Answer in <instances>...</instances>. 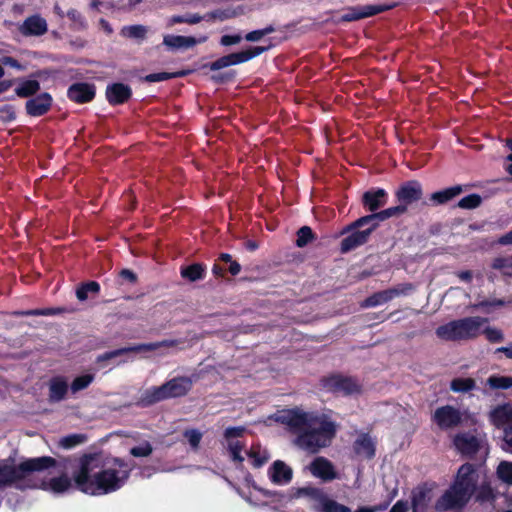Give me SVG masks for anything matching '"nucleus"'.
<instances>
[{
    "instance_id": "1",
    "label": "nucleus",
    "mask_w": 512,
    "mask_h": 512,
    "mask_svg": "<svg viewBox=\"0 0 512 512\" xmlns=\"http://www.w3.org/2000/svg\"><path fill=\"white\" fill-rule=\"evenodd\" d=\"M131 470L132 468L119 458L87 454L79 459V468L73 479L83 493L100 496L120 489L128 480Z\"/></svg>"
},
{
    "instance_id": "2",
    "label": "nucleus",
    "mask_w": 512,
    "mask_h": 512,
    "mask_svg": "<svg viewBox=\"0 0 512 512\" xmlns=\"http://www.w3.org/2000/svg\"><path fill=\"white\" fill-rule=\"evenodd\" d=\"M56 460L49 456L29 458L15 465L8 460L0 461V488L13 486L17 489L42 488L54 494H62L72 487L69 477L62 475L38 484L34 473L54 467Z\"/></svg>"
},
{
    "instance_id": "3",
    "label": "nucleus",
    "mask_w": 512,
    "mask_h": 512,
    "mask_svg": "<svg viewBox=\"0 0 512 512\" xmlns=\"http://www.w3.org/2000/svg\"><path fill=\"white\" fill-rule=\"evenodd\" d=\"M280 420L298 434L297 444L311 452L326 447L333 439L336 426L325 415L301 410H288Z\"/></svg>"
},
{
    "instance_id": "4",
    "label": "nucleus",
    "mask_w": 512,
    "mask_h": 512,
    "mask_svg": "<svg viewBox=\"0 0 512 512\" xmlns=\"http://www.w3.org/2000/svg\"><path fill=\"white\" fill-rule=\"evenodd\" d=\"M480 482V472L472 464H463L456 474L453 484L438 499V510H456L463 508L476 493Z\"/></svg>"
},
{
    "instance_id": "5",
    "label": "nucleus",
    "mask_w": 512,
    "mask_h": 512,
    "mask_svg": "<svg viewBox=\"0 0 512 512\" xmlns=\"http://www.w3.org/2000/svg\"><path fill=\"white\" fill-rule=\"evenodd\" d=\"M399 205L387 208L378 213L363 216L356 220L348 229L365 226L372 221H385L390 217L398 216L406 212L407 206L418 201L422 196L421 184L417 181H409L403 184L396 193Z\"/></svg>"
},
{
    "instance_id": "6",
    "label": "nucleus",
    "mask_w": 512,
    "mask_h": 512,
    "mask_svg": "<svg viewBox=\"0 0 512 512\" xmlns=\"http://www.w3.org/2000/svg\"><path fill=\"white\" fill-rule=\"evenodd\" d=\"M244 430L243 427H229L225 430L224 436L230 456L233 461L239 463H242L246 456L254 467L259 468L270 459V454L260 445H253L249 450H244L243 444L239 440Z\"/></svg>"
},
{
    "instance_id": "7",
    "label": "nucleus",
    "mask_w": 512,
    "mask_h": 512,
    "mask_svg": "<svg viewBox=\"0 0 512 512\" xmlns=\"http://www.w3.org/2000/svg\"><path fill=\"white\" fill-rule=\"evenodd\" d=\"M486 318L475 316L450 321L439 326L435 333L438 338L445 341H462L478 337Z\"/></svg>"
},
{
    "instance_id": "8",
    "label": "nucleus",
    "mask_w": 512,
    "mask_h": 512,
    "mask_svg": "<svg viewBox=\"0 0 512 512\" xmlns=\"http://www.w3.org/2000/svg\"><path fill=\"white\" fill-rule=\"evenodd\" d=\"M192 385L191 378L176 377L161 386L146 389L140 397V402L144 406H149L169 398L182 397L191 390Z\"/></svg>"
},
{
    "instance_id": "9",
    "label": "nucleus",
    "mask_w": 512,
    "mask_h": 512,
    "mask_svg": "<svg viewBox=\"0 0 512 512\" xmlns=\"http://www.w3.org/2000/svg\"><path fill=\"white\" fill-rule=\"evenodd\" d=\"M272 495L276 498L275 501L280 504H287L294 499H306L311 509L317 512L326 493L318 487L308 485L304 487H292L286 494L274 492Z\"/></svg>"
},
{
    "instance_id": "10",
    "label": "nucleus",
    "mask_w": 512,
    "mask_h": 512,
    "mask_svg": "<svg viewBox=\"0 0 512 512\" xmlns=\"http://www.w3.org/2000/svg\"><path fill=\"white\" fill-rule=\"evenodd\" d=\"M489 419L497 428H503V445L506 452L512 453V404L497 405L489 413Z\"/></svg>"
},
{
    "instance_id": "11",
    "label": "nucleus",
    "mask_w": 512,
    "mask_h": 512,
    "mask_svg": "<svg viewBox=\"0 0 512 512\" xmlns=\"http://www.w3.org/2000/svg\"><path fill=\"white\" fill-rule=\"evenodd\" d=\"M178 344L176 340H163L160 342H153V343H143V344H136V345H130L127 347H123L120 349H116L113 351L106 352L100 356H98L97 361H106L110 360L112 358L118 357L120 355H124L127 353H142L146 354L149 352H155L158 351L159 355H164V350L173 348Z\"/></svg>"
},
{
    "instance_id": "12",
    "label": "nucleus",
    "mask_w": 512,
    "mask_h": 512,
    "mask_svg": "<svg viewBox=\"0 0 512 512\" xmlns=\"http://www.w3.org/2000/svg\"><path fill=\"white\" fill-rule=\"evenodd\" d=\"M321 383L327 392L336 394L352 395L360 391V385L356 380L342 375H331L324 378Z\"/></svg>"
},
{
    "instance_id": "13",
    "label": "nucleus",
    "mask_w": 512,
    "mask_h": 512,
    "mask_svg": "<svg viewBox=\"0 0 512 512\" xmlns=\"http://www.w3.org/2000/svg\"><path fill=\"white\" fill-rule=\"evenodd\" d=\"M264 51H266L265 47L257 46L245 51L232 53L212 62L210 64V69L219 70L231 65L240 64L262 54Z\"/></svg>"
},
{
    "instance_id": "14",
    "label": "nucleus",
    "mask_w": 512,
    "mask_h": 512,
    "mask_svg": "<svg viewBox=\"0 0 512 512\" xmlns=\"http://www.w3.org/2000/svg\"><path fill=\"white\" fill-rule=\"evenodd\" d=\"M432 419L440 429L448 430L461 423L462 413L453 406L445 405L435 410Z\"/></svg>"
},
{
    "instance_id": "15",
    "label": "nucleus",
    "mask_w": 512,
    "mask_h": 512,
    "mask_svg": "<svg viewBox=\"0 0 512 512\" xmlns=\"http://www.w3.org/2000/svg\"><path fill=\"white\" fill-rule=\"evenodd\" d=\"M395 4H375V5H364L357 6L348 10L343 16L344 21H355L362 18L370 17L378 13L384 12L393 8Z\"/></svg>"
},
{
    "instance_id": "16",
    "label": "nucleus",
    "mask_w": 512,
    "mask_h": 512,
    "mask_svg": "<svg viewBox=\"0 0 512 512\" xmlns=\"http://www.w3.org/2000/svg\"><path fill=\"white\" fill-rule=\"evenodd\" d=\"M309 470L313 476L323 481H332L338 478L333 464L324 457H317L309 466Z\"/></svg>"
},
{
    "instance_id": "17",
    "label": "nucleus",
    "mask_w": 512,
    "mask_h": 512,
    "mask_svg": "<svg viewBox=\"0 0 512 512\" xmlns=\"http://www.w3.org/2000/svg\"><path fill=\"white\" fill-rule=\"evenodd\" d=\"M379 222L380 221H372L367 224L371 225L370 228L363 231H355L346 238H344L341 242V251L348 252L364 244L368 240V237L371 234V232L378 226Z\"/></svg>"
},
{
    "instance_id": "18",
    "label": "nucleus",
    "mask_w": 512,
    "mask_h": 512,
    "mask_svg": "<svg viewBox=\"0 0 512 512\" xmlns=\"http://www.w3.org/2000/svg\"><path fill=\"white\" fill-rule=\"evenodd\" d=\"M482 440L478 436L471 433H461L455 436L454 445L459 452L465 455H472L476 453Z\"/></svg>"
},
{
    "instance_id": "19",
    "label": "nucleus",
    "mask_w": 512,
    "mask_h": 512,
    "mask_svg": "<svg viewBox=\"0 0 512 512\" xmlns=\"http://www.w3.org/2000/svg\"><path fill=\"white\" fill-rule=\"evenodd\" d=\"M388 200L387 192L382 189H371L369 191H366L362 196V203L364 207L374 213H377L376 211L383 206L386 205Z\"/></svg>"
},
{
    "instance_id": "20",
    "label": "nucleus",
    "mask_w": 512,
    "mask_h": 512,
    "mask_svg": "<svg viewBox=\"0 0 512 512\" xmlns=\"http://www.w3.org/2000/svg\"><path fill=\"white\" fill-rule=\"evenodd\" d=\"M270 480L277 485H287L291 482L293 471L281 460H276L268 470Z\"/></svg>"
},
{
    "instance_id": "21",
    "label": "nucleus",
    "mask_w": 512,
    "mask_h": 512,
    "mask_svg": "<svg viewBox=\"0 0 512 512\" xmlns=\"http://www.w3.org/2000/svg\"><path fill=\"white\" fill-rule=\"evenodd\" d=\"M52 104V97L48 93H42L27 101L26 110L31 116H41L45 114Z\"/></svg>"
},
{
    "instance_id": "22",
    "label": "nucleus",
    "mask_w": 512,
    "mask_h": 512,
    "mask_svg": "<svg viewBox=\"0 0 512 512\" xmlns=\"http://www.w3.org/2000/svg\"><path fill=\"white\" fill-rule=\"evenodd\" d=\"M94 96V86L87 83H76L68 89V97L78 103L89 102Z\"/></svg>"
},
{
    "instance_id": "23",
    "label": "nucleus",
    "mask_w": 512,
    "mask_h": 512,
    "mask_svg": "<svg viewBox=\"0 0 512 512\" xmlns=\"http://www.w3.org/2000/svg\"><path fill=\"white\" fill-rule=\"evenodd\" d=\"M47 22L39 15L27 18L21 26V32L25 35L40 36L47 32Z\"/></svg>"
},
{
    "instance_id": "24",
    "label": "nucleus",
    "mask_w": 512,
    "mask_h": 512,
    "mask_svg": "<svg viewBox=\"0 0 512 512\" xmlns=\"http://www.w3.org/2000/svg\"><path fill=\"white\" fill-rule=\"evenodd\" d=\"M106 96L111 104H121L130 98L131 89L125 84L115 83L107 87Z\"/></svg>"
},
{
    "instance_id": "25",
    "label": "nucleus",
    "mask_w": 512,
    "mask_h": 512,
    "mask_svg": "<svg viewBox=\"0 0 512 512\" xmlns=\"http://www.w3.org/2000/svg\"><path fill=\"white\" fill-rule=\"evenodd\" d=\"M206 41V37L196 39L188 36L167 35L164 37V44L171 49L190 48L198 43Z\"/></svg>"
},
{
    "instance_id": "26",
    "label": "nucleus",
    "mask_w": 512,
    "mask_h": 512,
    "mask_svg": "<svg viewBox=\"0 0 512 512\" xmlns=\"http://www.w3.org/2000/svg\"><path fill=\"white\" fill-rule=\"evenodd\" d=\"M68 391L67 381L62 377L53 378L49 385V398L53 402H59L64 399Z\"/></svg>"
},
{
    "instance_id": "27",
    "label": "nucleus",
    "mask_w": 512,
    "mask_h": 512,
    "mask_svg": "<svg viewBox=\"0 0 512 512\" xmlns=\"http://www.w3.org/2000/svg\"><path fill=\"white\" fill-rule=\"evenodd\" d=\"M354 449L359 456L364 458H371L375 454L374 442L369 436L365 434L360 435L357 438L354 444Z\"/></svg>"
},
{
    "instance_id": "28",
    "label": "nucleus",
    "mask_w": 512,
    "mask_h": 512,
    "mask_svg": "<svg viewBox=\"0 0 512 512\" xmlns=\"http://www.w3.org/2000/svg\"><path fill=\"white\" fill-rule=\"evenodd\" d=\"M399 293L395 289L385 290L378 293H375L374 295L368 297L364 303V307H375L378 305H382L391 299H393L395 296H397Z\"/></svg>"
},
{
    "instance_id": "29",
    "label": "nucleus",
    "mask_w": 512,
    "mask_h": 512,
    "mask_svg": "<svg viewBox=\"0 0 512 512\" xmlns=\"http://www.w3.org/2000/svg\"><path fill=\"white\" fill-rule=\"evenodd\" d=\"M317 512H352L351 509L336 500L329 497L327 494L325 495L323 501L319 505Z\"/></svg>"
},
{
    "instance_id": "30",
    "label": "nucleus",
    "mask_w": 512,
    "mask_h": 512,
    "mask_svg": "<svg viewBox=\"0 0 512 512\" xmlns=\"http://www.w3.org/2000/svg\"><path fill=\"white\" fill-rule=\"evenodd\" d=\"M476 387V382L472 378H455L450 383V389L455 393H466Z\"/></svg>"
},
{
    "instance_id": "31",
    "label": "nucleus",
    "mask_w": 512,
    "mask_h": 512,
    "mask_svg": "<svg viewBox=\"0 0 512 512\" xmlns=\"http://www.w3.org/2000/svg\"><path fill=\"white\" fill-rule=\"evenodd\" d=\"M40 89V84L36 80H23L16 88V94L19 97H29L35 94Z\"/></svg>"
},
{
    "instance_id": "32",
    "label": "nucleus",
    "mask_w": 512,
    "mask_h": 512,
    "mask_svg": "<svg viewBox=\"0 0 512 512\" xmlns=\"http://www.w3.org/2000/svg\"><path fill=\"white\" fill-rule=\"evenodd\" d=\"M487 384L494 390H507L512 388V376L492 375L487 379Z\"/></svg>"
},
{
    "instance_id": "33",
    "label": "nucleus",
    "mask_w": 512,
    "mask_h": 512,
    "mask_svg": "<svg viewBox=\"0 0 512 512\" xmlns=\"http://www.w3.org/2000/svg\"><path fill=\"white\" fill-rule=\"evenodd\" d=\"M205 267L200 264H192L181 269V276L192 282L203 279Z\"/></svg>"
},
{
    "instance_id": "34",
    "label": "nucleus",
    "mask_w": 512,
    "mask_h": 512,
    "mask_svg": "<svg viewBox=\"0 0 512 512\" xmlns=\"http://www.w3.org/2000/svg\"><path fill=\"white\" fill-rule=\"evenodd\" d=\"M461 192L460 186L451 187L443 191H438L432 194L431 199L436 203L442 204L454 198Z\"/></svg>"
},
{
    "instance_id": "35",
    "label": "nucleus",
    "mask_w": 512,
    "mask_h": 512,
    "mask_svg": "<svg viewBox=\"0 0 512 512\" xmlns=\"http://www.w3.org/2000/svg\"><path fill=\"white\" fill-rule=\"evenodd\" d=\"M100 290V286L95 281H90L83 284L76 290V296L80 301H84L88 298L89 294H97Z\"/></svg>"
},
{
    "instance_id": "36",
    "label": "nucleus",
    "mask_w": 512,
    "mask_h": 512,
    "mask_svg": "<svg viewBox=\"0 0 512 512\" xmlns=\"http://www.w3.org/2000/svg\"><path fill=\"white\" fill-rule=\"evenodd\" d=\"M147 33V29L143 25L125 26L121 30V35L127 38L143 39Z\"/></svg>"
},
{
    "instance_id": "37",
    "label": "nucleus",
    "mask_w": 512,
    "mask_h": 512,
    "mask_svg": "<svg viewBox=\"0 0 512 512\" xmlns=\"http://www.w3.org/2000/svg\"><path fill=\"white\" fill-rule=\"evenodd\" d=\"M497 475L501 481L512 485V462L502 461L497 467Z\"/></svg>"
},
{
    "instance_id": "38",
    "label": "nucleus",
    "mask_w": 512,
    "mask_h": 512,
    "mask_svg": "<svg viewBox=\"0 0 512 512\" xmlns=\"http://www.w3.org/2000/svg\"><path fill=\"white\" fill-rule=\"evenodd\" d=\"M94 380L93 374H85L76 377L71 384V391L77 393L87 388Z\"/></svg>"
},
{
    "instance_id": "39",
    "label": "nucleus",
    "mask_w": 512,
    "mask_h": 512,
    "mask_svg": "<svg viewBox=\"0 0 512 512\" xmlns=\"http://www.w3.org/2000/svg\"><path fill=\"white\" fill-rule=\"evenodd\" d=\"M428 505L427 495L423 491L414 494L412 500L413 512H423Z\"/></svg>"
},
{
    "instance_id": "40",
    "label": "nucleus",
    "mask_w": 512,
    "mask_h": 512,
    "mask_svg": "<svg viewBox=\"0 0 512 512\" xmlns=\"http://www.w3.org/2000/svg\"><path fill=\"white\" fill-rule=\"evenodd\" d=\"M313 238V232L310 227L303 226L298 230L296 245L298 247L306 246Z\"/></svg>"
},
{
    "instance_id": "41",
    "label": "nucleus",
    "mask_w": 512,
    "mask_h": 512,
    "mask_svg": "<svg viewBox=\"0 0 512 512\" xmlns=\"http://www.w3.org/2000/svg\"><path fill=\"white\" fill-rule=\"evenodd\" d=\"M153 451L151 444L148 441L140 443L138 446L132 447L130 454L134 457H147Z\"/></svg>"
},
{
    "instance_id": "42",
    "label": "nucleus",
    "mask_w": 512,
    "mask_h": 512,
    "mask_svg": "<svg viewBox=\"0 0 512 512\" xmlns=\"http://www.w3.org/2000/svg\"><path fill=\"white\" fill-rule=\"evenodd\" d=\"M481 203V197L477 194H471V195H468L464 198H462L459 203H458V206L460 208H464V209H473V208H476L480 205Z\"/></svg>"
},
{
    "instance_id": "43",
    "label": "nucleus",
    "mask_w": 512,
    "mask_h": 512,
    "mask_svg": "<svg viewBox=\"0 0 512 512\" xmlns=\"http://www.w3.org/2000/svg\"><path fill=\"white\" fill-rule=\"evenodd\" d=\"M493 267L495 269L502 270L503 273L507 275H511L509 270L512 269V257L509 256L495 259L493 262Z\"/></svg>"
},
{
    "instance_id": "44",
    "label": "nucleus",
    "mask_w": 512,
    "mask_h": 512,
    "mask_svg": "<svg viewBox=\"0 0 512 512\" xmlns=\"http://www.w3.org/2000/svg\"><path fill=\"white\" fill-rule=\"evenodd\" d=\"M84 440H85V437L83 435H80V434L69 435V436L63 437L60 440V445L64 448L69 449V448L75 447L76 445L82 443Z\"/></svg>"
},
{
    "instance_id": "45",
    "label": "nucleus",
    "mask_w": 512,
    "mask_h": 512,
    "mask_svg": "<svg viewBox=\"0 0 512 512\" xmlns=\"http://www.w3.org/2000/svg\"><path fill=\"white\" fill-rule=\"evenodd\" d=\"M273 26H267L264 29L255 30L246 34L245 39L247 41L255 42L259 41L262 37L274 32Z\"/></svg>"
},
{
    "instance_id": "46",
    "label": "nucleus",
    "mask_w": 512,
    "mask_h": 512,
    "mask_svg": "<svg viewBox=\"0 0 512 512\" xmlns=\"http://www.w3.org/2000/svg\"><path fill=\"white\" fill-rule=\"evenodd\" d=\"M185 438L188 440L193 449H197L202 439V433L196 429L186 430L184 432Z\"/></svg>"
},
{
    "instance_id": "47",
    "label": "nucleus",
    "mask_w": 512,
    "mask_h": 512,
    "mask_svg": "<svg viewBox=\"0 0 512 512\" xmlns=\"http://www.w3.org/2000/svg\"><path fill=\"white\" fill-rule=\"evenodd\" d=\"M182 75H184L183 72L173 73V74L166 73V72H161V73L149 74V75L146 76L145 79L148 82H160V81H165L167 79H170V78H173V77H177V76H182Z\"/></svg>"
},
{
    "instance_id": "48",
    "label": "nucleus",
    "mask_w": 512,
    "mask_h": 512,
    "mask_svg": "<svg viewBox=\"0 0 512 512\" xmlns=\"http://www.w3.org/2000/svg\"><path fill=\"white\" fill-rule=\"evenodd\" d=\"M483 333L490 342L496 343L504 340L502 331L497 328L487 327L483 330Z\"/></svg>"
},
{
    "instance_id": "49",
    "label": "nucleus",
    "mask_w": 512,
    "mask_h": 512,
    "mask_svg": "<svg viewBox=\"0 0 512 512\" xmlns=\"http://www.w3.org/2000/svg\"><path fill=\"white\" fill-rule=\"evenodd\" d=\"M140 2H141V0H111L109 2V5L111 7L125 9V8H132Z\"/></svg>"
},
{
    "instance_id": "50",
    "label": "nucleus",
    "mask_w": 512,
    "mask_h": 512,
    "mask_svg": "<svg viewBox=\"0 0 512 512\" xmlns=\"http://www.w3.org/2000/svg\"><path fill=\"white\" fill-rule=\"evenodd\" d=\"M492 497V489L488 484L482 482L479 486L477 498L481 501L488 500Z\"/></svg>"
},
{
    "instance_id": "51",
    "label": "nucleus",
    "mask_w": 512,
    "mask_h": 512,
    "mask_svg": "<svg viewBox=\"0 0 512 512\" xmlns=\"http://www.w3.org/2000/svg\"><path fill=\"white\" fill-rule=\"evenodd\" d=\"M0 64L15 68L17 70L25 69V67L22 64H20L16 59L9 57V56H4V57L0 58Z\"/></svg>"
},
{
    "instance_id": "52",
    "label": "nucleus",
    "mask_w": 512,
    "mask_h": 512,
    "mask_svg": "<svg viewBox=\"0 0 512 512\" xmlns=\"http://www.w3.org/2000/svg\"><path fill=\"white\" fill-rule=\"evenodd\" d=\"M59 310L56 309H35V310H28L26 312H23V315H31V316H48V315H54L58 313Z\"/></svg>"
},
{
    "instance_id": "53",
    "label": "nucleus",
    "mask_w": 512,
    "mask_h": 512,
    "mask_svg": "<svg viewBox=\"0 0 512 512\" xmlns=\"http://www.w3.org/2000/svg\"><path fill=\"white\" fill-rule=\"evenodd\" d=\"M0 119L4 122H10L15 119V111L12 107H4L0 109Z\"/></svg>"
},
{
    "instance_id": "54",
    "label": "nucleus",
    "mask_w": 512,
    "mask_h": 512,
    "mask_svg": "<svg viewBox=\"0 0 512 512\" xmlns=\"http://www.w3.org/2000/svg\"><path fill=\"white\" fill-rule=\"evenodd\" d=\"M512 302V299L507 301V303H511ZM506 304V301L502 300V299H495L493 301H482L476 305H474V307H501V306H504Z\"/></svg>"
},
{
    "instance_id": "55",
    "label": "nucleus",
    "mask_w": 512,
    "mask_h": 512,
    "mask_svg": "<svg viewBox=\"0 0 512 512\" xmlns=\"http://www.w3.org/2000/svg\"><path fill=\"white\" fill-rule=\"evenodd\" d=\"M241 39L242 37L240 35H224L222 36L220 43L223 46H230L239 43Z\"/></svg>"
},
{
    "instance_id": "56",
    "label": "nucleus",
    "mask_w": 512,
    "mask_h": 512,
    "mask_svg": "<svg viewBox=\"0 0 512 512\" xmlns=\"http://www.w3.org/2000/svg\"><path fill=\"white\" fill-rule=\"evenodd\" d=\"M120 276L130 282V283H134L136 281V275L133 271L129 270V269H123L121 272H120Z\"/></svg>"
},
{
    "instance_id": "57",
    "label": "nucleus",
    "mask_w": 512,
    "mask_h": 512,
    "mask_svg": "<svg viewBox=\"0 0 512 512\" xmlns=\"http://www.w3.org/2000/svg\"><path fill=\"white\" fill-rule=\"evenodd\" d=\"M386 507H387L386 505H384V506L379 505V506H373V507L362 506V507L357 508L355 512H378L380 510L386 509Z\"/></svg>"
},
{
    "instance_id": "58",
    "label": "nucleus",
    "mask_w": 512,
    "mask_h": 512,
    "mask_svg": "<svg viewBox=\"0 0 512 512\" xmlns=\"http://www.w3.org/2000/svg\"><path fill=\"white\" fill-rule=\"evenodd\" d=\"M408 504L403 501H398L390 510V512H407Z\"/></svg>"
},
{
    "instance_id": "59",
    "label": "nucleus",
    "mask_w": 512,
    "mask_h": 512,
    "mask_svg": "<svg viewBox=\"0 0 512 512\" xmlns=\"http://www.w3.org/2000/svg\"><path fill=\"white\" fill-rule=\"evenodd\" d=\"M495 353H503L506 358L512 359V343H510L508 346L497 348Z\"/></svg>"
},
{
    "instance_id": "60",
    "label": "nucleus",
    "mask_w": 512,
    "mask_h": 512,
    "mask_svg": "<svg viewBox=\"0 0 512 512\" xmlns=\"http://www.w3.org/2000/svg\"><path fill=\"white\" fill-rule=\"evenodd\" d=\"M498 242L502 245L512 244V230L506 233L505 235L501 236Z\"/></svg>"
},
{
    "instance_id": "61",
    "label": "nucleus",
    "mask_w": 512,
    "mask_h": 512,
    "mask_svg": "<svg viewBox=\"0 0 512 512\" xmlns=\"http://www.w3.org/2000/svg\"><path fill=\"white\" fill-rule=\"evenodd\" d=\"M67 16L73 21H80L82 19L81 14L75 9L69 10Z\"/></svg>"
},
{
    "instance_id": "62",
    "label": "nucleus",
    "mask_w": 512,
    "mask_h": 512,
    "mask_svg": "<svg viewBox=\"0 0 512 512\" xmlns=\"http://www.w3.org/2000/svg\"><path fill=\"white\" fill-rule=\"evenodd\" d=\"M201 19H202V17L197 14L188 15V16H186L185 23L196 24V23L200 22Z\"/></svg>"
},
{
    "instance_id": "63",
    "label": "nucleus",
    "mask_w": 512,
    "mask_h": 512,
    "mask_svg": "<svg viewBox=\"0 0 512 512\" xmlns=\"http://www.w3.org/2000/svg\"><path fill=\"white\" fill-rule=\"evenodd\" d=\"M241 270V266L235 262V261H231L230 262V267H229V271L232 275H237Z\"/></svg>"
},
{
    "instance_id": "64",
    "label": "nucleus",
    "mask_w": 512,
    "mask_h": 512,
    "mask_svg": "<svg viewBox=\"0 0 512 512\" xmlns=\"http://www.w3.org/2000/svg\"><path fill=\"white\" fill-rule=\"evenodd\" d=\"M458 277L462 281L469 282L472 279V273L470 271H462L458 273Z\"/></svg>"
}]
</instances>
